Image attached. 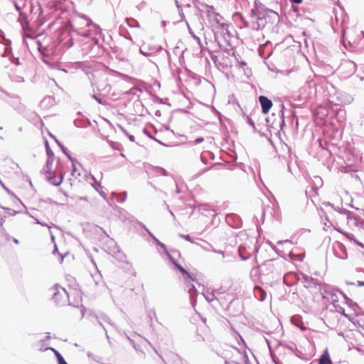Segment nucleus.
Instances as JSON below:
<instances>
[{
	"label": "nucleus",
	"instance_id": "1",
	"mask_svg": "<svg viewBox=\"0 0 364 364\" xmlns=\"http://www.w3.org/2000/svg\"><path fill=\"white\" fill-rule=\"evenodd\" d=\"M44 173L46 180L50 184L58 186L62 183L63 176L57 168H53V165H46Z\"/></svg>",
	"mask_w": 364,
	"mask_h": 364
},
{
	"label": "nucleus",
	"instance_id": "2",
	"mask_svg": "<svg viewBox=\"0 0 364 364\" xmlns=\"http://www.w3.org/2000/svg\"><path fill=\"white\" fill-rule=\"evenodd\" d=\"M262 110L264 114H267L269 112L270 108L272 106V102L265 96H260L259 97Z\"/></svg>",
	"mask_w": 364,
	"mask_h": 364
},
{
	"label": "nucleus",
	"instance_id": "3",
	"mask_svg": "<svg viewBox=\"0 0 364 364\" xmlns=\"http://www.w3.org/2000/svg\"><path fill=\"white\" fill-rule=\"evenodd\" d=\"M346 220H347V225L349 228L356 227V226H363V223L360 222L358 218L354 215H352L350 214H348L346 215Z\"/></svg>",
	"mask_w": 364,
	"mask_h": 364
},
{
	"label": "nucleus",
	"instance_id": "4",
	"mask_svg": "<svg viewBox=\"0 0 364 364\" xmlns=\"http://www.w3.org/2000/svg\"><path fill=\"white\" fill-rule=\"evenodd\" d=\"M46 154L48 155V159L46 165H53L54 161V154L50 148L48 141L46 140L45 142Z\"/></svg>",
	"mask_w": 364,
	"mask_h": 364
},
{
	"label": "nucleus",
	"instance_id": "5",
	"mask_svg": "<svg viewBox=\"0 0 364 364\" xmlns=\"http://www.w3.org/2000/svg\"><path fill=\"white\" fill-rule=\"evenodd\" d=\"M318 364H333L327 348L323 351L319 358Z\"/></svg>",
	"mask_w": 364,
	"mask_h": 364
},
{
	"label": "nucleus",
	"instance_id": "6",
	"mask_svg": "<svg viewBox=\"0 0 364 364\" xmlns=\"http://www.w3.org/2000/svg\"><path fill=\"white\" fill-rule=\"evenodd\" d=\"M175 266L177 267V269L183 274V275H186L187 277H190V275L188 273V272L181 266L179 264L175 262Z\"/></svg>",
	"mask_w": 364,
	"mask_h": 364
},
{
	"label": "nucleus",
	"instance_id": "7",
	"mask_svg": "<svg viewBox=\"0 0 364 364\" xmlns=\"http://www.w3.org/2000/svg\"><path fill=\"white\" fill-rule=\"evenodd\" d=\"M46 350H50L55 353V355L57 358L58 362H60V360L64 359L63 358V356L60 354V353L58 351H57L55 349H54L53 348H47Z\"/></svg>",
	"mask_w": 364,
	"mask_h": 364
},
{
	"label": "nucleus",
	"instance_id": "8",
	"mask_svg": "<svg viewBox=\"0 0 364 364\" xmlns=\"http://www.w3.org/2000/svg\"><path fill=\"white\" fill-rule=\"evenodd\" d=\"M255 290H257L260 292V294H261L260 300L264 301L266 297V292L260 287H258V286L255 287Z\"/></svg>",
	"mask_w": 364,
	"mask_h": 364
},
{
	"label": "nucleus",
	"instance_id": "9",
	"mask_svg": "<svg viewBox=\"0 0 364 364\" xmlns=\"http://www.w3.org/2000/svg\"><path fill=\"white\" fill-rule=\"evenodd\" d=\"M111 146H112L114 149H116L120 150V149H119L120 145H119V144H117V143L112 142V143H111Z\"/></svg>",
	"mask_w": 364,
	"mask_h": 364
},
{
	"label": "nucleus",
	"instance_id": "10",
	"mask_svg": "<svg viewBox=\"0 0 364 364\" xmlns=\"http://www.w3.org/2000/svg\"><path fill=\"white\" fill-rule=\"evenodd\" d=\"M203 141H204V139L203 137H199L195 140V144H199L200 142H203Z\"/></svg>",
	"mask_w": 364,
	"mask_h": 364
},
{
	"label": "nucleus",
	"instance_id": "11",
	"mask_svg": "<svg viewBox=\"0 0 364 364\" xmlns=\"http://www.w3.org/2000/svg\"><path fill=\"white\" fill-rule=\"evenodd\" d=\"M58 296H59V293H55L54 294L53 296V299L55 301H58Z\"/></svg>",
	"mask_w": 364,
	"mask_h": 364
},
{
	"label": "nucleus",
	"instance_id": "12",
	"mask_svg": "<svg viewBox=\"0 0 364 364\" xmlns=\"http://www.w3.org/2000/svg\"><path fill=\"white\" fill-rule=\"evenodd\" d=\"M93 97H94V98H95V100H97L100 104H104V103L102 102V99H100V98L97 97L96 95H94Z\"/></svg>",
	"mask_w": 364,
	"mask_h": 364
},
{
	"label": "nucleus",
	"instance_id": "13",
	"mask_svg": "<svg viewBox=\"0 0 364 364\" xmlns=\"http://www.w3.org/2000/svg\"><path fill=\"white\" fill-rule=\"evenodd\" d=\"M303 0H290V1L294 3V4H301Z\"/></svg>",
	"mask_w": 364,
	"mask_h": 364
},
{
	"label": "nucleus",
	"instance_id": "14",
	"mask_svg": "<svg viewBox=\"0 0 364 364\" xmlns=\"http://www.w3.org/2000/svg\"><path fill=\"white\" fill-rule=\"evenodd\" d=\"M58 364H68V363H66V361L63 359V360H60V362H58Z\"/></svg>",
	"mask_w": 364,
	"mask_h": 364
}]
</instances>
